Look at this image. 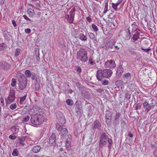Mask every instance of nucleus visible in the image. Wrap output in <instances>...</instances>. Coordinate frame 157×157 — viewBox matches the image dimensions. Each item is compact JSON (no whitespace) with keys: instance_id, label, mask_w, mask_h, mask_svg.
<instances>
[{"instance_id":"obj_1","label":"nucleus","mask_w":157,"mask_h":157,"mask_svg":"<svg viewBox=\"0 0 157 157\" xmlns=\"http://www.w3.org/2000/svg\"><path fill=\"white\" fill-rule=\"evenodd\" d=\"M33 112H35L34 108L32 109L29 111V113L32 114L31 115L30 118L31 123L36 125L40 124L44 119V117L42 114L40 113V112L39 113H36L35 114L33 115Z\"/></svg>"},{"instance_id":"obj_2","label":"nucleus","mask_w":157,"mask_h":157,"mask_svg":"<svg viewBox=\"0 0 157 157\" xmlns=\"http://www.w3.org/2000/svg\"><path fill=\"white\" fill-rule=\"evenodd\" d=\"M113 71L110 69H104L98 70L96 72V78L99 81H102L104 78H110L112 74Z\"/></svg>"},{"instance_id":"obj_3","label":"nucleus","mask_w":157,"mask_h":157,"mask_svg":"<svg viewBox=\"0 0 157 157\" xmlns=\"http://www.w3.org/2000/svg\"><path fill=\"white\" fill-rule=\"evenodd\" d=\"M76 58L82 62H86L88 59L87 51L84 48H81L77 53Z\"/></svg>"},{"instance_id":"obj_4","label":"nucleus","mask_w":157,"mask_h":157,"mask_svg":"<svg viewBox=\"0 0 157 157\" xmlns=\"http://www.w3.org/2000/svg\"><path fill=\"white\" fill-rule=\"evenodd\" d=\"M18 86L20 90H23L25 88L27 83V79L24 75L21 74L18 78Z\"/></svg>"},{"instance_id":"obj_5","label":"nucleus","mask_w":157,"mask_h":157,"mask_svg":"<svg viewBox=\"0 0 157 157\" xmlns=\"http://www.w3.org/2000/svg\"><path fill=\"white\" fill-rule=\"evenodd\" d=\"M140 31L135 32L131 33V41L132 42L137 44L141 40V39L140 37Z\"/></svg>"},{"instance_id":"obj_6","label":"nucleus","mask_w":157,"mask_h":157,"mask_svg":"<svg viewBox=\"0 0 157 157\" xmlns=\"http://www.w3.org/2000/svg\"><path fill=\"white\" fill-rule=\"evenodd\" d=\"M56 128L58 131H60V134L63 139H64L66 138L67 136H67L68 132L66 128H62L61 126L59 124L56 125Z\"/></svg>"},{"instance_id":"obj_7","label":"nucleus","mask_w":157,"mask_h":157,"mask_svg":"<svg viewBox=\"0 0 157 157\" xmlns=\"http://www.w3.org/2000/svg\"><path fill=\"white\" fill-rule=\"evenodd\" d=\"M76 11L75 8H72L70 12V15H67L66 17V19L68 22L70 23H72L73 22L75 14V11Z\"/></svg>"},{"instance_id":"obj_8","label":"nucleus","mask_w":157,"mask_h":157,"mask_svg":"<svg viewBox=\"0 0 157 157\" xmlns=\"http://www.w3.org/2000/svg\"><path fill=\"white\" fill-rule=\"evenodd\" d=\"M15 98V90L13 88L10 89L9 95L7 100V103L10 104L13 101Z\"/></svg>"},{"instance_id":"obj_9","label":"nucleus","mask_w":157,"mask_h":157,"mask_svg":"<svg viewBox=\"0 0 157 157\" xmlns=\"http://www.w3.org/2000/svg\"><path fill=\"white\" fill-rule=\"evenodd\" d=\"M112 115V112L111 111H107L105 113V118L106 124L108 127L111 126V121Z\"/></svg>"},{"instance_id":"obj_10","label":"nucleus","mask_w":157,"mask_h":157,"mask_svg":"<svg viewBox=\"0 0 157 157\" xmlns=\"http://www.w3.org/2000/svg\"><path fill=\"white\" fill-rule=\"evenodd\" d=\"M105 67L107 68H114L116 67L115 62L114 60H110L106 61L105 63Z\"/></svg>"},{"instance_id":"obj_11","label":"nucleus","mask_w":157,"mask_h":157,"mask_svg":"<svg viewBox=\"0 0 157 157\" xmlns=\"http://www.w3.org/2000/svg\"><path fill=\"white\" fill-rule=\"evenodd\" d=\"M10 64L5 62H0V68L5 71L8 70L11 67Z\"/></svg>"},{"instance_id":"obj_12","label":"nucleus","mask_w":157,"mask_h":157,"mask_svg":"<svg viewBox=\"0 0 157 157\" xmlns=\"http://www.w3.org/2000/svg\"><path fill=\"white\" fill-rule=\"evenodd\" d=\"M154 106V105H153V103L149 104L147 101H144L143 104V107L145 109V111L147 112L149 111Z\"/></svg>"},{"instance_id":"obj_13","label":"nucleus","mask_w":157,"mask_h":157,"mask_svg":"<svg viewBox=\"0 0 157 157\" xmlns=\"http://www.w3.org/2000/svg\"><path fill=\"white\" fill-rule=\"evenodd\" d=\"M57 118L60 123L62 124L65 123L66 120L64 115L61 112H59L57 115Z\"/></svg>"},{"instance_id":"obj_14","label":"nucleus","mask_w":157,"mask_h":157,"mask_svg":"<svg viewBox=\"0 0 157 157\" xmlns=\"http://www.w3.org/2000/svg\"><path fill=\"white\" fill-rule=\"evenodd\" d=\"M56 136L54 133H52L49 139V143L51 146H54L56 144Z\"/></svg>"},{"instance_id":"obj_15","label":"nucleus","mask_w":157,"mask_h":157,"mask_svg":"<svg viewBox=\"0 0 157 157\" xmlns=\"http://www.w3.org/2000/svg\"><path fill=\"white\" fill-rule=\"evenodd\" d=\"M132 36L131 32H130V30L129 29H127L124 33L123 37L126 40H129L130 39Z\"/></svg>"},{"instance_id":"obj_16","label":"nucleus","mask_w":157,"mask_h":157,"mask_svg":"<svg viewBox=\"0 0 157 157\" xmlns=\"http://www.w3.org/2000/svg\"><path fill=\"white\" fill-rule=\"evenodd\" d=\"M121 114L119 112H118L116 113L114 117V124L116 125L119 124L120 120L121 118Z\"/></svg>"},{"instance_id":"obj_17","label":"nucleus","mask_w":157,"mask_h":157,"mask_svg":"<svg viewBox=\"0 0 157 157\" xmlns=\"http://www.w3.org/2000/svg\"><path fill=\"white\" fill-rule=\"evenodd\" d=\"M124 71V68L121 65H119L117 68L116 72L117 77H120Z\"/></svg>"},{"instance_id":"obj_18","label":"nucleus","mask_w":157,"mask_h":157,"mask_svg":"<svg viewBox=\"0 0 157 157\" xmlns=\"http://www.w3.org/2000/svg\"><path fill=\"white\" fill-rule=\"evenodd\" d=\"M138 26L137 25L136 23L134 22L132 24L131 28L132 30L131 31V33H134L135 32L140 31V30L138 29ZM130 28V27H129Z\"/></svg>"},{"instance_id":"obj_19","label":"nucleus","mask_w":157,"mask_h":157,"mask_svg":"<svg viewBox=\"0 0 157 157\" xmlns=\"http://www.w3.org/2000/svg\"><path fill=\"white\" fill-rule=\"evenodd\" d=\"M132 75L129 72H127L125 74L123 75L124 80L126 81L127 82L129 81L131 79Z\"/></svg>"},{"instance_id":"obj_20","label":"nucleus","mask_w":157,"mask_h":157,"mask_svg":"<svg viewBox=\"0 0 157 157\" xmlns=\"http://www.w3.org/2000/svg\"><path fill=\"white\" fill-rule=\"evenodd\" d=\"M75 110L77 115L79 117L82 116L83 113V110L81 106H77L75 107Z\"/></svg>"},{"instance_id":"obj_21","label":"nucleus","mask_w":157,"mask_h":157,"mask_svg":"<svg viewBox=\"0 0 157 157\" xmlns=\"http://www.w3.org/2000/svg\"><path fill=\"white\" fill-rule=\"evenodd\" d=\"M81 94L82 96L88 99L90 97L89 93L85 89L83 90L82 91Z\"/></svg>"},{"instance_id":"obj_22","label":"nucleus","mask_w":157,"mask_h":157,"mask_svg":"<svg viewBox=\"0 0 157 157\" xmlns=\"http://www.w3.org/2000/svg\"><path fill=\"white\" fill-rule=\"evenodd\" d=\"M4 37L5 39L8 40L9 39V36L10 35L9 33L7 31V30L4 29H2Z\"/></svg>"},{"instance_id":"obj_23","label":"nucleus","mask_w":157,"mask_h":157,"mask_svg":"<svg viewBox=\"0 0 157 157\" xmlns=\"http://www.w3.org/2000/svg\"><path fill=\"white\" fill-rule=\"evenodd\" d=\"M101 124L99 121H96L93 124L94 129L96 128L98 129H100L101 128Z\"/></svg>"},{"instance_id":"obj_24","label":"nucleus","mask_w":157,"mask_h":157,"mask_svg":"<svg viewBox=\"0 0 157 157\" xmlns=\"http://www.w3.org/2000/svg\"><path fill=\"white\" fill-rule=\"evenodd\" d=\"M41 148L40 146L36 145L32 148V151L34 153H37L39 151Z\"/></svg>"},{"instance_id":"obj_25","label":"nucleus","mask_w":157,"mask_h":157,"mask_svg":"<svg viewBox=\"0 0 157 157\" xmlns=\"http://www.w3.org/2000/svg\"><path fill=\"white\" fill-rule=\"evenodd\" d=\"M11 130L13 134L17 133L19 131V129L17 126H14L12 127Z\"/></svg>"},{"instance_id":"obj_26","label":"nucleus","mask_w":157,"mask_h":157,"mask_svg":"<svg viewBox=\"0 0 157 157\" xmlns=\"http://www.w3.org/2000/svg\"><path fill=\"white\" fill-rule=\"evenodd\" d=\"M108 136L104 132L101 135L100 140L107 141V139L108 138Z\"/></svg>"},{"instance_id":"obj_27","label":"nucleus","mask_w":157,"mask_h":157,"mask_svg":"<svg viewBox=\"0 0 157 157\" xmlns=\"http://www.w3.org/2000/svg\"><path fill=\"white\" fill-rule=\"evenodd\" d=\"M114 40H111L109 41L107 44V46L109 48L112 49L113 48V46L114 45Z\"/></svg>"},{"instance_id":"obj_28","label":"nucleus","mask_w":157,"mask_h":157,"mask_svg":"<svg viewBox=\"0 0 157 157\" xmlns=\"http://www.w3.org/2000/svg\"><path fill=\"white\" fill-rule=\"evenodd\" d=\"M107 143V141H103L100 140L99 143V147L100 148H102L103 147L105 146L106 145Z\"/></svg>"},{"instance_id":"obj_29","label":"nucleus","mask_w":157,"mask_h":157,"mask_svg":"<svg viewBox=\"0 0 157 157\" xmlns=\"http://www.w3.org/2000/svg\"><path fill=\"white\" fill-rule=\"evenodd\" d=\"M25 137L24 136H22V137L20 138L19 139L18 142L20 144L22 145V146H24L25 143L24 142L25 140Z\"/></svg>"},{"instance_id":"obj_30","label":"nucleus","mask_w":157,"mask_h":157,"mask_svg":"<svg viewBox=\"0 0 157 157\" xmlns=\"http://www.w3.org/2000/svg\"><path fill=\"white\" fill-rule=\"evenodd\" d=\"M25 75L26 78H30L31 77L32 74L29 70H25Z\"/></svg>"},{"instance_id":"obj_31","label":"nucleus","mask_w":157,"mask_h":157,"mask_svg":"<svg viewBox=\"0 0 157 157\" xmlns=\"http://www.w3.org/2000/svg\"><path fill=\"white\" fill-rule=\"evenodd\" d=\"M12 155L14 156H16L19 155V151L17 148H15L13 150Z\"/></svg>"},{"instance_id":"obj_32","label":"nucleus","mask_w":157,"mask_h":157,"mask_svg":"<svg viewBox=\"0 0 157 157\" xmlns=\"http://www.w3.org/2000/svg\"><path fill=\"white\" fill-rule=\"evenodd\" d=\"M21 49L20 48H17L15 51L14 55L16 57L18 56L20 53Z\"/></svg>"},{"instance_id":"obj_33","label":"nucleus","mask_w":157,"mask_h":157,"mask_svg":"<svg viewBox=\"0 0 157 157\" xmlns=\"http://www.w3.org/2000/svg\"><path fill=\"white\" fill-rule=\"evenodd\" d=\"M79 38L82 40L85 41L87 40V37L83 34L81 33L79 35Z\"/></svg>"},{"instance_id":"obj_34","label":"nucleus","mask_w":157,"mask_h":157,"mask_svg":"<svg viewBox=\"0 0 157 157\" xmlns=\"http://www.w3.org/2000/svg\"><path fill=\"white\" fill-rule=\"evenodd\" d=\"M6 46V44L5 43H2L0 44V51L4 50Z\"/></svg>"},{"instance_id":"obj_35","label":"nucleus","mask_w":157,"mask_h":157,"mask_svg":"<svg viewBox=\"0 0 157 157\" xmlns=\"http://www.w3.org/2000/svg\"><path fill=\"white\" fill-rule=\"evenodd\" d=\"M91 27L94 32H96L98 31V27L94 24H92L91 25Z\"/></svg>"},{"instance_id":"obj_36","label":"nucleus","mask_w":157,"mask_h":157,"mask_svg":"<svg viewBox=\"0 0 157 157\" xmlns=\"http://www.w3.org/2000/svg\"><path fill=\"white\" fill-rule=\"evenodd\" d=\"M89 63L91 65H93L95 64L94 61L93 60V56L90 57L89 60Z\"/></svg>"},{"instance_id":"obj_37","label":"nucleus","mask_w":157,"mask_h":157,"mask_svg":"<svg viewBox=\"0 0 157 157\" xmlns=\"http://www.w3.org/2000/svg\"><path fill=\"white\" fill-rule=\"evenodd\" d=\"M123 82L121 80H118L115 82V85L117 86H119L123 84Z\"/></svg>"},{"instance_id":"obj_38","label":"nucleus","mask_w":157,"mask_h":157,"mask_svg":"<svg viewBox=\"0 0 157 157\" xmlns=\"http://www.w3.org/2000/svg\"><path fill=\"white\" fill-rule=\"evenodd\" d=\"M27 12L30 17H32L33 16L34 12L33 10L31 9L28 10Z\"/></svg>"},{"instance_id":"obj_39","label":"nucleus","mask_w":157,"mask_h":157,"mask_svg":"<svg viewBox=\"0 0 157 157\" xmlns=\"http://www.w3.org/2000/svg\"><path fill=\"white\" fill-rule=\"evenodd\" d=\"M131 94L128 93H126L124 95V97L129 101H130Z\"/></svg>"},{"instance_id":"obj_40","label":"nucleus","mask_w":157,"mask_h":157,"mask_svg":"<svg viewBox=\"0 0 157 157\" xmlns=\"http://www.w3.org/2000/svg\"><path fill=\"white\" fill-rule=\"evenodd\" d=\"M119 4L117 2V3H112V7L116 10H117V6Z\"/></svg>"},{"instance_id":"obj_41","label":"nucleus","mask_w":157,"mask_h":157,"mask_svg":"<svg viewBox=\"0 0 157 157\" xmlns=\"http://www.w3.org/2000/svg\"><path fill=\"white\" fill-rule=\"evenodd\" d=\"M67 104L69 105H72L73 104V102L72 100L70 99H68L66 101Z\"/></svg>"},{"instance_id":"obj_42","label":"nucleus","mask_w":157,"mask_h":157,"mask_svg":"<svg viewBox=\"0 0 157 157\" xmlns=\"http://www.w3.org/2000/svg\"><path fill=\"white\" fill-rule=\"evenodd\" d=\"M90 38L92 40H94L95 38V36L94 34L91 33H88Z\"/></svg>"},{"instance_id":"obj_43","label":"nucleus","mask_w":157,"mask_h":157,"mask_svg":"<svg viewBox=\"0 0 157 157\" xmlns=\"http://www.w3.org/2000/svg\"><path fill=\"white\" fill-rule=\"evenodd\" d=\"M26 95L20 98V103L21 104H24V101L25 99L26 98Z\"/></svg>"},{"instance_id":"obj_44","label":"nucleus","mask_w":157,"mask_h":157,"mask_svg":"<svg viewBox=\"0 0 157 157\" xmlns=\"http://www.w3.org/2000/svg\"><path fill=\"white\" fill-rule=\"evenodd\" d=\"M92 137L90 136L88 137L87 138V142L86 144V145H90L92 142Z\"/></svg>"},{"instance_id":"obj_45","label":"nucleus","mask_w":157,"mask_h":157,"mask_svg":"<svg viewBox=\"0 0 157 157\" xmlns=\"http://www.w3.org/2000/svg\"><path fill=\"white\" fill-rule=\"evenodd\" d=\"M66 145L67 146L70 145H71V139L69 137L67 138L66 141Z\"/></svg>"},{"instance_id":"obj_46","label":"nucleus","mask_w":157,"mask_h":157,"mask_svg":"<svg viewBox=\"0 0 157 157\" xmlns=\"http://www.w3.org/2000/svg\"><path fill=\"white\" fill-rule=\"evenodd\" d=\"M16 107L17 105L15 103H13L10 106V108L12 110H14L16 108Z\"/></svg>"},{"instance_id":"obj_47","label":"nucleus","mask_w":157,"mask_h":157,"mask_svg":"<svg viewBox=\"0 0 157 157\" xmlns=\"http://www.w3.org/2000/svg\"><path fill=\"white\" fill-rule=\"evenodd\" d=\"M16 81L15 78H13L12 79L11 86L13 87H14L16 85Z\"/></svg>"},{"instance_id":"obj_48","label":"nucleus","mask_w":157,"mask_h":157,"mask_svg":"<svg viewBox=\"0 0 157 157\" xmlns=\"http://www.w3.org/2000/svg\"><path fill=\"white\" fill-rule=\"evenodd\" d=\"M35 89L36 90H39L40 89V84L37 82L36 83L35 85Z\"/></svg>"},{"instance_id":"obj_49","label":"nucleus","mask_w":157,"mask_h":157,"mask_svg":"<svg viewBox=\"0 0 157 157\" xmlns=\"http://www.w3.org/2000/svg\"><path fill=\"white\" fill-rule=\"evenodd\" d=\"M128 52L129 53H130L133 56H135L136 54V52L135 51L131 49H128Z\"/></svg>"},{"instance_id":"obj_50","label":"nucleus","mask_w":157,"mask_h":157,"mask_svg":"<svg viewBox=\"0 0 157 157\" xmlns=\"http://www.w3.org/2000/svg\"><path fill=\"white\" fill-rule=\"evenodd\" d=\"M30 118V117L29 116H27L23 118L22 121L23 122H26L28 121Z\"/></svg>"},{"instance_id":"obj_51","label":"nucleus","mask_w":157,"mask_h":157,"mask_svg":"<svg viewBox=\"0 0 157 157\" xmlns=\"http://www.w3.org/2000/svg\"><path fill=\"white\" fill-rule=\"evenodd\" d=\"M141 105L139 103H138L135 105V109L136 110L140 109L141 108Z\"/></svg>"},{"instance_id":"obj_52","label":"nucleus","mask_w":157,"mask_h":157,"mask_svg":"<svg viewBox=\"0 0 157 157\" xmlns=\"http://www.w3.org/2000/svg\"><path fill=\"white\" fill-rule=\"evenodd\" d=\"M109 83V82L107 80H105L102 82V84L103 85H107Z\"/></svg>"},{"instance_id":"obj_53","label":"nucleus","mask_w":157,"mask_h":157,"mask_svg":"<svg viewBox=\"0 0 157 157\" xmlns=\"http://www.w3.org/2000/svg\"><path fill=\"white\" fill-rule=\"evenodd\" d=\"M32 77L31 78L32 80H35L36 81H37V78L35 76V74H32L31 75Z\"/></svg>"},{"instance_id":"obj_54","label":"nucleus","mask_w":157,"mask_h":157,"mask_svg":"<svg viewBox=\"0 0 157 157\" xmlns=\"http://www.w3.org/2000/svg\"><path fill=\"white\" fill-rule=\"evenodd\" d=\"M35 55H40L39 49L38 48H36L35 50Z\"/></svg>"},{"instance_id":"obj_55","label":"nucleus","mask_w":157,"mask_h":157,"mask_svg":"<svg viewBox=\"0 0 157 157\" xmlns=\"http://www.w3.org/2000/svg\"><path fill=\"white\" fill-rule=\"evenodd\" d=\"M142 50H143L144 52H145L147 53H148L149 51L151 50V48H147V49H144L143 48H141Z\"/></svg>"},{"instance_id":"obj_56","label":"nucleus","mask_w":157,"mask_h":157,"mask_svg":"<svg viewBox=\"0 0 157 157\" xmlns=\"http://www.w3.org/2000/svg\"><path fill=\"white\" fill-rule=\"evenodd\" d=\"M24 18L27 21H30L31 20L26 15H24L23 16Z\"/></svg>"},{"instance_id":"obj_57","label":"nucleus","mask_w":157,"mask_h":157,"mask_svg":"<svg viewBox=\"0 0 157 157\" xmlns=\"http://www.w3.org/2000/svg\"><path fill=\"white\" fill-rule=\"evenodd\" d=\"M9 138L12 140H13L16 139V136L13 135H10L9 136Z\"/></svg>"},{"instance_id":"obj_58","label":"nucleus","mask_w":157,"mask_h":157,"mask_svg":"<svg viewBox=\"0 0 157 157\" xmlns=\"http://www.w3.org/2000/svg\"><path fill=\"white\" fill-rule=\"evenodd\" d=\"M31 30L30 29H25V32L26 33L29 34L30 33Z\"/></svg>"},{"instance_id":"obj_59","label":"nucleus","mask_w":157,"mask_h":157,"mask_svg":"<svg viewBox=\"0 0 157 157\" xmlns=\"http://www.w3.org/2000/svg\"><path fill=\"white\" fill-rule=\"evenodd\" d=\"M96 91L98 92L101 93L104 91V90L101 89H96Z\"/></svg>"},{"instance_id":"obj_60","label":"nucleus","mask_w":157,"mask_h":157,"mask_svg":"<svg viewBox=\"0 0 157 157\" xmlns=\"http://www.w3.org/2000/svg\"><path fill=\"white\" fill-rule=\"evenodd\" d=\"M86 20L87 21L90 22L92 21V19L91 18L89 17H88L86 18Z\"/></svg>"},{"instance_id":"obj_61","label":"nucleus","mask_w":157,"mask_h":157,"mask_svg":"<svg viewBox=\"0 0 157 157\" xmlns=\"http://www.w3.org/2000/svg\"><path fill=\"white\" fill-rule=\"evenodd\" d=\"M128 136L130 137H133V135L132 133L131 132H128Z\"/></svg>"},{"instance_id":"obj_62","label":"nucleus","mask_w":157,"mask_h":157,"mask_svg":"<svg viewBox=\"0 0 157 157\" xmlns=\"http://www.w3.org/2000/svg\"><path fill=\"white\" fill-rule=\"evenodd\" d=\"M108 142L109 144H113V141L110 138H109L108 139Z\"/></svg>"},{"instance_id":"obj_63","label":"nucleus","mask_w":157,"mask_h":157,"mask_svg":"<svg viewBox=\"0 0 157 157\" xmlns=\"http://www.w3.org/2000/svg\"><path fill=\"white\" fill-rule=\"evenodd\" d=\"M66 149L67 150V151H69V150H70L71 147H70V145L69 146H67L66 145Z\"/></svg>"},{"instance_id":"obj_64","label":"nucleus","mask_w":157,"mask_h":157,"mask_svg":"<svg viewBox=\"0 0 157 157\" xmlns=\"http://www.w3.org/2000/svg\"><path fill=\"white\" fill-rule=\"evenodd\" d=\"M12 23L14 27H16L17 25L16 21L14 20H12Z\"/></svg>"}]
</instances>
